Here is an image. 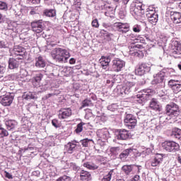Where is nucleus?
<instances>
[{"label":"nucleus","mask_w":181,"mask_h":181,"mask_svg":"<svg viewBox=\"0 0 181 181\" xmlns=\"http://www.w3.org/2000/svg\"><path fill=\"white\" fill-rule=\"evenodd\" d=\"M151 71V66L146 63L140 64L135 70V74L137 76H144L146 73Z\"/></svg>","instance_id":"f8f14e48"},{"label":"nucleus","mask_w":181,"mask_h":181,"mask_svg":"<svg viewBox=\"0 0 181 181\" xmlns=\"http://www.w3.org/2000/svg\"><path fill=\"white\" fill-rule=\"evenodd\" d=\"M70 167L73 169V170H75V172H78V170H80V167L75 163H71Z\"/></svg>","instance_id":"5fc2aeb1"},{"label":"nucleus","mask_w":181,"mask_h":181,"mask_svg":"<svg viewBox=\"0 0 181 181\" xmlns=\"http://www.w3.org/2000/svg\"><path fill=\"white\" fill-rule=\"evenodd\" d=\"M56 46V43L53 41H47V45L45 46V52H49V50H52V47H54Z\"/></svg>","instance_id":"c03bdc74"},{"label":"nucleus","mask_w":181,"mask_h":181,"mask_svg":"<svg viewBox=\"0 0 181 181\" xmlns=\"http://www.w3.org/2000/svg\"><path fill=\"white\" fill-rule=\"evenodd\" d=\"M35 66L37 69H45L46 67V60L43 59V57L39 56L35 59Z\"/></svg>","instance_id":"b1692460"},{"label":"nucleus","mask_w":181,"mask_h":181,"mask_svg":"<svg viewBox=\"0 0 181 181\" xmlns=\"http://www.w3.org/2000/svg\"><path fill=\"white\" fill-rule=\"evenodd\" d=\"M92 26L93 28H98L100 26V24L98 23V20L97 18L94 19L92 21Z\"/></svg>","instance_id":"13d9d810"},{"label":"nucleus","mask_w":181,"mask_h":181,"mask_svg":"<svg viewBox=\"0 0 181 181\" xmlns=\"http://www.w3.org/2000/svg\"><path fill=\"white\" fill-rule=\"evenodd\" d=\"M144 13H146V16L148 19L149 18L148 17L149 16H152L155 15L156 13V12L155 11V8H153V7L150 6L146 8V12Z\"/></svg>","instance_id":"58836bf2"},{"label":"nucleus","mask_w":181,"mask_h":181,"mask_svg":"<svg viewBox=\"0 0 181 181\" xmlns=\"http://www.w3.org/2000/svg\"><path fill=\"white\" fill-rule=\"evenodd\" d=\"M115 27L119 33H127L129 32V24L124 23H115Z\"/></svg>","instance_id":"f3484780"},{"label":"nucleus","mask_w":181,"mask_h":181,"mask_svg":"<svg viewBox=\"0 0 181 181\" xmlns=\"http://www.w3.org/2000/svg\"><path fill=\"white\" fill-rule=\"evenodd\" d=\"M116 90L118 95L125 97V95H128L131 91H135V83L126 81L123 85L117 86Z\"/></svg>","instance_id":"20e7f679"},{"label":"nucleus","mask_w":181,"mask_h":181,"mask_svg":"<svg viewBox=\"0 0 181 181\" xmlns=\"http://www.w3.org/2000/svg\"><path fill=\"white\" fill-rule=\"evenodd\" d=\"M165 77H166V73L163 71H160L154 76V79L151 81V84L154 86L156 90H160V88H165Z\"/></svg>","instance_id":"39448f33"},{"label":"nucleus","mask_w":181,"mask_h":181,"mask_svg":"<svg viewBox=\"0 0 181 181\" xmlns=\"http://www.w3.org/2000/svg\"><path fill=\"white\" fill-rule=\"evenodd\" d=\"M128 2H129V0H122V4H123L122 11H125L127 9V5H128Z\"/></svg>","instance_id":"e2e57ef3"},{"label":"nucleus","mask_w":181,"mask_h":181,"mask_svg":"<svg viewBox=\"0 0 181 181\" xmlns=\"http://www.w3.org/2000/svg\"><path fill=\"white\" fill-rule=\"evenodd\" d=\"M83 166L90 170H95L96 169H98V165L90 162H86L83 163Z\"/></svg>","instance_id":"4c0bfd02"},{"label":"nucleus","mask_w":181,"mask_h":181,"mask_svg":"<svg viewBox=\"0 0 181 181\" xmlns=\"http://www.w3.org/2000/svg\"><path fill=\"white\" fill-rule=\"evenodd\" d=\"M170 136L173 138V139L181 141V129L177 127L172 129L170 132Z\"/></svg>","instance_id":"4be33fe9"},{"label":"nucleus","mask_w":181,"mask_h":181,"mask_svg":"<svg viewBox=\"0 0 181 181\" xmlns=\"http://www.w3.org/2000/svg\"><path fill=\"white\" fill-rule=\"evenodd\" d=\"M28 1L33 5H39L40 4V0H28Z\"/></svg>","instance_id":"052dcab7"},{"label":"nucleus","mask_w":181,"mask_h":181,"mask_svg":"<svg viewBox=\"0 0 181 181\" xmlns=\"http://www.w3.org/2000/svg\"><path fill=\"white\" fill-rule=\"evenodd\" d=\"M76 64V59L74 58H71L69 59V64Z\"/></svg>","instance_id":"774afa93"},{"label":"nucleus","mask_w":181,"mask_h":181,"mask_svg":"<svg viewBox=\"0 0 181 181\" xmlns=\"http://www.w3.org/2000/svg\"><path fill=\"white\" fill-rule=\"evenodd\" d=\"M179 115H180L179 105L175 103H171L166 105L164 116L160 117V122H162V121L166 119V121H173V122H175Z\"/></svg>","instance_id":"f257e3e1"},{"label":"nucleus","mask_w":181,"mask_h":181,"mask_svg":"<svg viewBox=\"0 0 181 181\" xmlns=\"http://www.w3.org/2000/svg\"><path fill=\"white\" fill-rule=\"evenodd\" d=\"M130 13L136 21L142 19L145 15V5L141 2L132 3L130 6Z\"/></svg>","instance_id":"7ed1b4c3"},{"label":"nucleus","mask_w":181,"mask_h":181,"mask_svg":"<svg viewBox=\"0 0 181 181\" xmlns=\"http://www.w3.org/2000/svg\"><path fill=\"white\" fill-rule=\"evenodd\" d=\"M52 124L54 128H59L60 124H59V120L57 119H54L52 120Z\"/></svg>","instance_id":"6e6d98bb"},{"label":"nucleus","mask_w":181,"mask_h":181,"mask_svg":"<svg viewBox=\"0 0 181 181\" xmlns=\"http://www.w3.org/2000/svg\"><path fill=\"white\" fill-rule=\"evenodd\" d=\"M43 13L45 16H47L48 18H54V16H56V10L45 9L43 11Z\"/></svg>","instance_id":"c9c22d12"},{"label":"nucleus","mask_w":181,"mask_h":181,"mask_svg":"<svg viewBox=\"0 0 181 181\" xmlns=\"http://www.w3.org/2000/svg\"><path fill=\"white\" fill-rule=\"evenodd\" d=\"M86 125V123L81 122L78 123L76 126V129H75L76 134H81V132H83V127Z\"/></svg>","instance_id":"37998d69"},{"label":"nucleus","mask_w":181,"mask_h":181,"mask_svg":"<svg viewBox=\"0 0 181 181\" xmlns=\"http://www.w3.org/2000/svg\"><path fill=\"white\" fill-rule=\"evenodd\" d=\"M43 78V74L41 73L37 74L33 78V84L35 87H39L40 86V81Z\"/></svg>","instance_id":"c756f323"},{"label":"nucleus","mask_w":181,"mask_h":181,"mask_svg":"<svg viewBox=\"0 0 181 181\" xmlns=\"http://www.w3.org/2000/svg\"><path fill=\"white\" fill-rule=\"evenodd\" d=\"M93 105V103L91 102V99H85L82 102V107L84 108L85 107H90Z\"/></svg>","instance_id":"de8ad7c7"},{"label":"nucleus","mask_w":181,"mask_h":181,"mask_svg":"<svg viewBox=\"0 0 181 181\" xmlns=\"http://www.w3.org/2000/svg\"><path fill=\"white\" fill-rule=\"evenodd\" d=\"M124 122L125 127L129 129H134L136 127V117L132 114L126 112Z\"/></svg>","instance_id":"6e6552de"},{"label":"nucleus","mask_w":181,"mask_h":181,"mask_svg":"<svg viewBox=\"0 0 181 181\" xmlns=\"http://www.w3.org/2000/svg\"><path fill=\"white\" fill-rule=\"evenodd\" d=\"M5 177H7V179H13V177L12 176V174L9 173L8 172L5 171Z\"/></svg>","instance_id":"0e129e2a"},{"label":"nucleus","mask_w":181,"mask_h":181,"mask_svg":"<svg viewBox=\"0 0 181 181\" xmlns=\"http://www.w3.org/2000/svg\"><path fill=\"white\" fill-rule=\"evenodd\" d=\"M90 142H94L93 139H84L80 141V143L81 144L83 148H87L88 147V144Z\"/></svg>","instance_id":"a18cd8bd"},{"label":"nucleus","mask_w":181,"mask_h":181,"mask_svg":"<svg viewBox=\"0 0 181 181\" xmlns=\"http://www.w3.org/2000/svg\"><path fill=\"white\" fill-rule=\"evenodd\" d=\"M19 61H18L17 59L10 58V59L8 60V69H10L11 70L18 69V67H19Z\"/></svg>","instance_id":"7c9ffc66"},{"label":"nucleus","mask_w":181,"mask_h":181,"mask_svg":"<svg viewBox=\"0 0 181 181\" xmlns=\"http://www.w3.org/2000/svg\"><path fill=\"white\" fill-rule=\"evenodd\" d=\"M20 74L21 76H22V77H27L28 72L26 71V69H21L20 71Z\"/></svg>","instance_id":"680f3d73"},{"label":"nucleus","mask_w":181,"mask_h":181,"mask_svg":"<svg viewBox=\"0 0 181 181\" xmlns=\"http://www.w3.org/2000/svg\"><path fill=\"white\" fill-rule=\"evenodd\" d=\"M103 28H105V29L109 31L112 30V27L109 23H103Z\"/></svg>","instance_id":"bf43d9fd"},{"label":"nucleus","mask_w":181,"mask_h":181,"mask_svg":"<svg viewBox=\"0 0 181 181\" xmlns=\"http://www.w3.org/2000/svg\"><path fill=\"white\" fill-rule=\"evenodd\" d=\"M56 181H73L71 179V177L69 175H62L59 177H58Z\"/></svg>","instance_id":"49530a36"},{"label":"nucleus","mask_w":181,"mask_h":181,"mask_svg":"<svg viewBox=\"0 0 181 181\" xmlns=\"http://www.w3.org/2000/svg\"><path fill=\"white\" fill-rule=\"evenodd\" d=\"M129 49L130 54H132V56H136V57H139V59H142V57H144V51L141 50L144 49V46L141 45L131 44V45L129 46Z\"/></svg>","instance_id":"0eeeda50"},{"label":"nucleus","mask_w":181,"mask_h":181,"mask_svg":"<svg viewBox=\"0 0 181 181\" xmlns=\"http://www.w3.org/2000/svg\"><path fill=\"white\" fill-rule=\"evenodd\" d=\"M110 153L112 155H114V156H117L118 153H119V147H112L110 148Z\"/></svg>","instance_id":"603ef678"},{"label":"nucleus","mask_w":181,"mask_h":181,"mask_svg":"<svg viewBox=\"0 0 181 181\" xmlns=\"http://www.w3.org/2000/svg\"><path fill=\"white\" fill-rule=\"evenodd\" d=\"M170 18L173 20V22L177 25V23H181V13L179 12H171Z\"/></svg>","instance_id":"c85d7f7f"},{"label":"nucleus","mask_w":181,"mask_h":181,"mask_svg":"<svg viewBox=\"0 0 181 181\" xmlns=\"http://www.w3.org/2000/svg\"><path fill=\"white\" fill-rule=\"evenodd\" d=\"M151 89H145L143 90V92H140L139 94L136 95V101L139 104H145L148 100H149V98L151 97Z\"/></svg>","instance_id":"1a4fd4ad"},{"label":"nucleus","mask_w":181,"mask_h":181,"mask_svg":"<svg viewBox=\"0 0 181 181\" xmlns=\"http://www.w3.org/2000/svg\"><path fill=\"white\" fill-rule=\"evenodd\" d=\"M97 135L100 139H108L110 138V132L107 128L100 129L97 131Z\"/></svg>","instance_id":"a878e982"},{"label":"nucleus","mask_w":181,"mask_h":181,"mask_svg":"<svg viewBox=\"0 0 181 181\" xmlns=\"http://www.w3.org/2000/svg\"><path fill=\"white\" fill-rule=\"evenodd\" d=\"M99 6L101 9H106L107 12H114V7L110 5L107 0H99Z\"/></svg>","instance_id":"5701e85b"},{"label":"nucleus","mask_w":181,"mask_h":181,"mask_svg":"<svg viewBox=\"0 0 181 181\" xmlns=\"http://www.w3.org/2000/svg\"><path fill=\"white\" fill-rule=\"evenodd\" d=\"M163 159V156H162V154H157L155 156V158L151 160V165L153 168L159 167Z\"/></svg>","instance_id":"393cba45"},{"label":"nucleus","mask_w":181,"mask_h":181,"mask_svg":"<svg viewBox=\"0 0 181 181\" xmlns=\"http://www.w3.org/2000/svg\"><path fill=\"white\" fill-rule=\"evenodd\" d=\"M134 151H135V149L132 147L124 150L119 156V159L123 161L125 160L129 155H132V153H134Z\"/></svg>","instance_id":"412c9836"},{"label":"nucleus","mask_w":181,"mask_h":181,"mask_svg":"<svg viewBox=\"0 0 181 181\" xmlns=\"http://www.w3.org/2000/svg\"><path fill=\"white\" fill-rule=\"evenodd\" d=\"M25 12H26V10L24 8H21V10L15 11V16L18 18H22V16L25 15Z\"/></svg>","instance_id":"09e8293b"},{"label":"nucleus","mask_w":181,"mask_h":181,"mask_svg":"<svg viewBox=\"0 0 181 181\" xmlns=\"http://www.w3.org/2000/svg\"><path fill=\"white\" fill-rule=\"evenodd\" d=\"M102 33L104 35V36H106L107 37H111L112 36V34L111 33H109L107 30H102Z\"/></svg>","instance_id":"4d7b16f0"},{"label":"nucleus","mask_w":181,"mask_h":181,"mask_svg":"<svg viewBox=\"0 0 181 181\" xmlns=\"http://www.w3.org/2000/svg\"><path fill=\"white\" fill-rule=\"evenodd\" d=\"M112 175H114V170H111L107 174L105 175L101 181H111Z\"/></svg>","instance_id":"ea45409f"},{"label":"nucleus","mask_w":181,"mask_h":181,"mask_svg":"<svg viewBox=\"0 0 181 181\" xmlns=\"http://www.w3.org/2000/svg\"><path fill=\"white\" fill-rule=\"evenodd\" d=\"M99 62L103 70H106V71L110 70V63L111 62L110 57H102Z\"/></svg>","instance_id":"6ab92c4d"},{"label":"nucleus","mask_w":181,"mask_h":181,"mask_svg":"<svg viewBox=\"0 0 181 181\" xmlns=\"http://www.w3.org/2000/svg\"><path fill=\"white\" fill-rule=\"evenodd\" d=\"M148 22L151 23V25H156L158 23V21H159V15H158V13H156L153 16H150L148 14V18H147Z\"/></svg>","instance_id":"f704fd0d"},{"label":"nucleus","mask_w":181,"mask_h":181,"mask_svg":"<svg viewBox=\"0 0 181 181\" xmlns=\"http://www.w3.org/2000/svg\"><path fill=\"white\" fill-rule=\"evenodd\" d=\"M23 98L24 100H35L36 98V94L35 93H25L23 95Z\"/></svg>","instance_id":"e433bc0d"},{"label":"nucleus","mask_w":181,"mask_h":181,"mask_svg":"<svg viewBox=\"0 0 181 181\" xmlns=\"http://www.w3.org/2000/svg\"><path fill=\"white\" fill-rule=\"evenodd\" d=\"M0 11H8V4L5 1H0Z\"/></svg>","instance_id":"864d4df0"},{"label":"nucleus","mask_w":181,"mask_h":181,"mask_svg":"<svg viewBox=\"0 0 181 181\" xmlns=\"http://www.w3.org/2000/svg\"><path fill=\"white\" fill-rule=\"evenodd\" d=\"M125 67V62L120 59H116L112 61V69L113 71H121Z\"/></svg>","instance_id":"4468645a"},{"label":"nucleus","mask_w":181,"mask_h":181,"mask_svg":"<svg viewBox=\"0 0 181 181\" xmlns=\"http://www.w3.org/2000/svg\"><path fill=\"white\" fill-rule=\"evenodd\" d=\"M132 30L135 33H139V32H141V30H142V27L141 26V25L135 24L132 27Z\"/></svg>","instance_id":"8fccbe9b"},{"label":"nucleus","mask_w":181,"mask_h":181,"mask_svg":"<svg viewBox=\"0 0 181 181\" xmlns=\"http://www.w3.org/2000/svg\"><path fill=\"white\" fill-rule=\"evenodd\" d=\"M51 56L53 60L57 63H67L71 55L69 50L57 47L51 52Z\"/></svg>","instance_id":"f03ea898"},{"label":"nucleus","mask_w":181,"mask_h":181,"mask_svg":"<svg viewBox=\"0 0 181 181\" xmlns=\"http://www.w3.org/2000/svg\"><path fill=\"white\" fill-rule=\"evenodd\" d=\"M115 135L118 141H127V139H129V137L131 136L129 132L124 129H117L115 132Z\"/></svg>","instance_id":"ddd939ff"},{"label":"nucleus","mask_w":181,"mask_h":181,"mask_svg":"<svg viewBox=\"0 0 181 181\" xmlns=\"http://www.w3.org/2000/svg\"><path fill=\"white\" fill-rule=\"evenodd\" d=\"M150 108H151V110H154V111H158V112L162 111V105H160L159 102H158L155 98H153L150 102Z\"/></svg>","instance_id":"bb28decb"},{"label":"nucleus","mask_w":181,"mask_h":181,"mask_svg":"<svg viewBox=\"0 0 181 181\" xmlns=\"http://www.w3.org/2000/svg\"><path fill=\"white\" fill-rule=\"evenodd\" d=\"M13 98H15V93H7L0 97V103L4 107H9L13 103Z\"/></svg>","instance_id":"9b49d317"},{"label":"nucleus","mask_w":181,"mask_h":181,"mask_svg":"<svg viewBox=\"0 0 181 181\" xmlns=\"http://www.w3.org/2000/svg\"><path fill=\"white\" fill-rule=\"evenodd\" d=\"M132 181H141V177L138 175H134V177L132 179Z\"/></svg>","instance_id":"69168bd1"},{"label":"nucleus","mask_w":181,"mask_h":181,"mask_svg":"<svg viewBox=\"0 0 181 181\" xmlns=\"http://www.w3.org/2000/svg\"><path fill=\"white\" fill-rule=\"evenodd\" d=\"M135 168L134 165H124L122 167V170L124 172L125 175H131L132 173V170Z\"/></svg>","instance_id":"72a5a7b5"},{"label":"nucleus","mask_w":181,"mask_h":181,"mask_svg":"<svg viewBox=\"0 0 181 181\" xmlns=\"http://www.w3.org/2000/svg\"><path fill=\"white\" fill-rule=\"evenodd\" d=\"M5 124L8 131H12V129H14L16 125H18V122L13 119L6 120Z\"/></svg>","instance_id":"473e14b6"},{"label":"nucleus","mask_w":181,"mask_h":181,"mask_svg":"<svg viewBox=\"0 0 181 181\" xmlns=\"http://www.w3.org/2000/svg\"><path fill=\"white\" fill-rule=\"evenodd\" d=\"M13 53L15 54V56H20L18 59L22 60L25 56V54L26 53V49L19 45H16L13 49Z\"/></svg>","instance_id":"a211bd4d"},{"label":"nucleus","mask_w":181,"mask_h":181,"mask_svg":"<svg viewBox=\"0 0 181 181\" xmlns=\"http://www.w3.org/2000/svg\"><path fill=\"white\" fill-rule=\"evenodd\" d=\"M65 149L68 153H73V152L77 151L76 141L69 142L66 145H65Z\"/></svg>","instance_id":"cd10ccee"},{"label":"nucleus","mask_w":181,"mask_h":181,"mask_svg":"<svg viewBox=\"0 0 181 181\" xmlns=\"http://www.w3.org/2000/svg\"><path fill=\"white\" fill-rule=\"evenodd\" d=\"M53 95H55V94H54V93H49V94L46 95L43 98V99H44V100H47V99L50 98V97H53Z\"/></svg>","instance_id":"338daca9"},{"label":"nucleus","mask_w":181,"mask_h":181,"mask_svg":"<svg viewBox=\"0 0 181 181\" xmlns=\"http://www.w3.org/2000/svg\"><path fill=\"white\" fill-rule=\"evenodd\" d=\"M43 20H39L31 23V28L33 32L35 33H42L43 32Z\"/></svg>","instance_id":"2eb2a0df"},{"label":"nucleus","mask_w":181,"mask_h":181,"mask_svg":"<svg viewBox=\"0 0 181 181\" xmlns=\"http://www.w3.org/2000/svg\"><path fill=\"white\" fill-rule=\"evenodd\" d=\"M80 177H81V180H90L91 179V174L90 173V172L84 170H81L80 172Z\"/></svg>","instance_id":"2f4dec72"},{"label":"nucleus","mask_w":181,"mask_h":181,"mask_svg":"<svg viewBox=\"0 0 181 181\" xmlns=\"http://www.w3.org/2000/svg\"><path fill=\"white\" fill-rule=\"evenodd\" d=\"M6 71V64L0 62V78L5 76Z\"/></svg>","instance_id":"79ce46f5"},{"label":"nucleus","mask_w":181,"mask_h":181,"mask_svg":"<svg viewBox=\"0 0 181 181\" xmlns=\"http://www.w3.org/2000/svg\"><path fill=\"white\" fill-rule=\"evenodd\" d=\"M9 47V43L6 40L0 41V49H6Z\"/></svg>","instance_id":"3c124183"},{"label":"nucleus","mask_w":181,"mask_h":181,"mask_svg":"<svg viewBox=\"0 0 181 181\" xmlns=\"http://www.w3.org/2000/svg\"><path fill=\"white\" fill-rule=\"evenodd\" d=\"M171 50L173 51V56L175 59H181V44L179 41H172Z\"/></svg>","instance_id":"9d476101"},{"label":"nucleus","mask_w":181,"mask_h":181,"mask_svg":"<svg viewBox=\"0 0 181 181\" xmlns=\"http://www.w3.org/2000/svg\"><path fill=\"white\" fill-rule=\"evenodd\" d=\"M168 86L175 94L181 91V81L171 79L168 81Z\"/></svg>","instance_id":"dca6fc26"},{"label":"nucleus","mask_w":181,"mask_h":181,"mask_svg":"<svg viewBox=\"0 0 181 181\" xmlns=\"http://www.w3.org/2000/svg\"><path fill=\"white\" fill-rule=\"evenodd\" d=\"M161 146L165 152L175 153L180 151V146L175 141L167 140L162 143Z\"/></svg>","instance_id":"423d86ee"},{"label":"nucleus","mask_w":181,"mask_h":181,"mask_svg":"<svg viewBox=\"0 0 181 181\" xmlns=\"http://www.w3.org/2000/svg\"><path fill=\"white\" fill-rule=\"evenodd\" d=\"M9 135V132L5 128L2 127V124L0 123V138H5V136H8Z\"/></svg>","instance_id":"a19ab883"},{"label":"nucleus","mask_w":181,"mask_h":181,"mask_svg":"<svg viewBox=\"0 0 181 181\" xmlns=\"http://www.w3.org/2000/svg\"><path fill=\"white\" fill-rule=\"evenodd\" d=\"M59 119H66L69 118V117H71V109L70 108H63L59 110V113L58 115Z\"/></svg>","instance_id":"aec40b11"}]
</instances>
